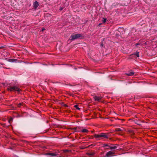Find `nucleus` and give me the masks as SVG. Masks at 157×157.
Segmentation results:
<instances>
[{"label":"nucleus","instance_id":"nucleus-26","mask_svg":"<svg viewBox=\"0 0 157 157\" xmlns=\"http://www.w3.org/2000/svg\"><path fill=\"white\" fill-rule=\"evenodd\" d=\"M64 105L65 107H67V105H66V104H64Z\"/></svg>","mask_w":157,"mask_h":157},{"label":"nucleus","instance_id":"nucleus-14","mask_svg":"<svg viewBox=\"0 0 157 157\" xmlns=\"http://www.w3.org/2000/svg\"><path fill=\"white\" fill-rule=\"evenodd\" d=\"M82 132H88V130L84 128L82 129Z\"/></svg>","mask_w":157,"mask_h":157},{"label":"nucleus","instance_id":"nucleus-4","mask_svg":"<svg viewBox=\"0 0 157 157\" xmlns=\"http://www.w3.org/2000/svg\"><path fill=\"white\" fill-rule=\"evenodd\" d=\"M115 154V153L113 152L112 151H110L108 152H107L106 155H105V157H110L111 156H113L114 154Z\"/></svg>","mask_w":157,"mask_h":157},{"label":"nucleus","instance_id":"nucleus-29","mask_svg":"<svg viewBox=\"0 0 157 157\" xmlns=\"http://www.w3.org/2000/svg\"><path fill=\"white\" fill-rule=\"evenodd\" d=\"M59 157H61V156H60Z\"/></svg>","mask_w":157,"mask_h":157},{"label":"nucleus","instance_id":"nucleus-18","mask_svg":"<svg viewBox=\"0 0 157 157\" xmlns=\"http://www.w3.org/2000/svg\"><path fill=\"white\" fill-rule=\"evenodd\" d=\"M6 46H0V49H2L5 48Z\"/></svg>","mask_w":157,"mask_h":157},{"label":"nucleus","instance_id":"nucleus-10","mask_svg":"<svg viewBox=\"0 0 157 157\" xmlns=\"http://www.w3.org/2000/svg\"><path fill=\"white\" fill-rule=\"evenodd\" d=\"M71 150H69L67 149H65V150H63V152L65 153L64 155H66V154L67 152H71Z\"/></svg>","mask_w":157,"mask_h":157},{"label":"nucleus","instance_id":"nucleus-23","mask_svg":"<svg viewBox=\"0 0 157 157\" xmlns=\"http://www.w3.org/2000/svg\"><path fill=\"white\" fill-rule=\"evenodd\" d=\"M135 45H136V46H138V45H140V44L138 43H136V44H135Z\"/></svg>","mask_w":157,"mask_h":157},{"label":"nucleus","instance_id":"nucleus-8","mask_svg":"<svg viewBox=\"0 0 157 157\" xmlns=\"http://www.w3.org/2000/svg\"><path fill=\"white\" fill-rule=\"evenodd\" d=\"M17 60L16 59H10L8 60V61L10 62H16Z\"/></svg>","mask_w":157,"mask_h":157},{"label":"nucleus","instance_id":"nucleus-25","mask_svg":"<svg viewBox=\"0 0 157 157\" xmlns=\"http://www.w3.org/2000/svg\"><path fill=\"white\" fill-rule=\"evenodd\" d=\"M45 30V29L43 28V29H42V30H41V31H42V32H43V31H44V30Z\"/></svg>","mask_w":157,"mask_h":157},{"label":"nucleus","instance_id":"nucleus-24","mask_svg":"<svg viewBox=\"0 0 157 157\" xmlns=\"http://www.w3.org/2000/svg\"><path fill=\"white\" fill-rule=\"evenodd\" d=\"M12 119H12V118H11V119L9 120V122H10H10L11 121H12Z\"/></svg>","mask_w":157,"mask_h":157},{"label":"nucleus","instance_id":"nucleus-6","mask_svg":"<svg viewBox=\"0 0 157 157\" xmlns=\"http://www.w3.org/2000/svg\"><path fill=\"white\" fill-rule=\"evenodd\" d=\"M45 155H50L52 157H53L57 155V154L56 153H47L45 154Z\"/></svg>","mask_w":157,"mask_h":157},{"label":"nucleus","instance_id":"nucleus-16","mask_svg":"<svg viewBox=\"0 0 157 157\" xmlns=\"http://www.w3.org/2000/svg\"><path fill=\"white\" fill-rule=\"evenodd\" d=\"M74 107L78 110H80V109L78 107V105H75Z\"/></svg>","mask_w":157,"mask_h":157},{"label":"nucleus","instance_id":"nucleus-11","mask_svg":"<svg viewBox=\"0 0 157 157\" xmlns=\"http://www.w3.org/2000/svg\"><path fill=\"white\" fill-rule=\"evenodd\" d=\"M115 131L116 132H122L123 131V129L120 128H117Z\"/></svg>","mask_w":157,"mask_h":157},{"label":"nucleus","instance_id":"nucleus-27","mask_svg":"<svg viewBox=\"0 0 157 157\" xmlns=\"http://www.w3.org/2000/svg\"><path fill=\"white\" fill-rule=\"evenodd\" d=\"M102 24L101 23H100L99 24V25L100 26V25H101Z\"/></svg>","mask_w":157,"mask_h":157},{"label":"nucleus","instance_id":"nucleus-3","mask_svg":"<svg viewBox=\"0 0 157 157\" xmlns=\"http://www.w3.org/2000/svg\"><path fill=\"white\" fill-rule=\"evenodd\" d=\"M94 137L95 138H98L99 137H103L104 138H108L109 137V134L105 133H101L98 134L94 135Z\"/></svg>","mask_w":157,"mask_h":157},{"label":"nucleus","instance_id":"nucleus-13","mask_svg":"<svg viewBox=\"0 0 157 157\" xmlns=\"http://www.w3.org/2000/svg\"><path fill=\"white\" fill-rule=\"evenodd\" d=\"M110 147V149L111 150L116 149H117V147L116 146H113V147H111L110 146V147Z\"/></svg>","mask_w":157,"mask_h":157},{"label":"nucleus","instance_id":"nucleus-15","mask_svg":"<svg viewBox=\"0 0 157 157\" xmlns=\"http://www.w3.org/2000/svg\"><path fill=\"white\" fill-rule=\"evenodd\" d=\"M102 21L103 23H105L106 21V18H103Z\"/></svg>","mask_w":157,"mask_h":157},{"label":"nucleus","instance_id":"nucleus-20","mask_svg":"<svg viewBox=\"0 0 157 157\" xmlns=\"http://www.w3.org/2000/svg\"><path fill=\"white\" fill-rule=\"evenodd\" d=\"M21 105H22V103H19V104L17 106H18V107H20V106H21Z\"/></svg>","mask_w":157,"mask_h":157},{"label":"nucleus","instance_id":"nucleus-21","mask_svg":"<svg viewBox=\"0 0 157 157\" xmlns=\"http://www.w3.org/2000/svg\"><path fill=\"white\" fill-rule=\"evenodd\" d=\"M100 46L101 47H103L104 46L103 44V43L102 42H101V43Z\"/></svg>","mask_w":157,"mask_h":157},{"label":"nucleus","instance_id":"nucleus-17","mask_svg":"<svg viewBox=\"0 0 157 157\" xmlns=\"http://www.w3.org/2000/svg\"><path fill=\"white\" fill-rule=\"evenodd\" d=\"M110 147V146H109V145H108V144H104L103 146V147Z\"/></svg>","mask_w":157,"mask_h":157},{"label":"nucleus","instance_id":"nucleus-9","mask_svg":"<svg viewBox=\"0 0 157 157\" xmlns=\"http://www.w3.org/2000/svg\"><path fill=\"white\" fill-rule=\"evenodd\" d=\"M134 73L132 71L131 72H128L127 73H126V74L127 75L132 76L134 75Z\"/></svg>","mask_w":157,"mask_h":157},{"label":"nucleus","instance_id":"nucleus-5","mask_svg":"<svg viewBox=\"0 0 157 157\" xmlns=\"http://www.w3.org/2000/svg\"><path fill=\"white\" fill-rule=\"evenodd\" d=\"M39 5V4L38 2L36 1H35L34 2L33 5L34 8L36 9L38 6Z\"/></svg>","mask_w":157,"mask_h":157},{"label":"nucleus","instance_id":"nucleus-22","mask_svg":"<svg viewBox=\"0 0 157 157\" xmlns=\"http://www.w3.org/2000/svg\"><path fill=\"white\" fill-rule=\"evenodd\" d=\"M63 7H60L59 9V11H61L63 9Z\"/></svg>","mask_w":157,"mask_h":157},{"label":"nucleus","instance_id":"nucleus-12","mask_svg":"<svg viewBox=\"0 0 157 157\" xmlns=\"http://www.w3.org/2000/svg\"><path fill=\"white\" fill-rule=\"evenodd\" d=\"M133 55H135L137 57H139V53L138 52H136L133 53Z\"/></svg>","mask_w":157,"mask_h":157},{"label":"nucleus","instance_id":"nucleus-28","mask_svg":"<svg viewBox=\"0 0 157 157\" xmlns=\"http://www.w3.org/2000/svg\"><path fill=\"white\" fill-rule=\"evenodd\" d=\"M76 128H74V129L75 130V129H76Z\"/></svg>","mask_w":157,"mask_h":157},{"label":"nucleus","instance_id":"nucleus-1","mask_svg":"<svg viewBox=\"0 0 157 157\" xmlns=\"http://www.w3.org/2000/svg\"><path fill=\"white\" fill-rule=\"evenodd\" d=\"M84 36L82 34H73L70 37V39L73 41L74 40L78 39V38H82Z\"/></svg>","mask_w":157,"mask_h":157},{"label":"nucleus","instance_id":"nucleus-7","mask_svg":"<svg viewBox=\"0 0 157 157\" xmlns=\"http://www.w3.org/2000/svg\"><path fill=\"white\" fill-rule=\"evenodd\" d=\"M94 98L95 100L98 101H100L101 98V97L95 96H94Z\"/></svg>","mask_w":157,"mask_h":157},{"label":"nucleus","instance_id":"nucleus-19","mask_svg":"<svg viewBox=\"0 0 157 157\" xmlns=\"http://www.w3.org/2000/svg\"><path fill=\"white\" fill-rule=\"evenodd\" d=\"M94 153H93V152H92L91 153H90L89 154V155H94Z\"/></svg>","mask_w":157,"mask_h":157},{"label":"nucleus","instance_id":"nucleus-2","mask_svg":"<svg viewBox=\"0 0 157 157\" xmlns=\"http://www.w3.org/2000/svg\"><path fill=\"white\" fill-rule=\"evenodd\" d=\"M8 87H9L7 88V90L10 91H16L18 92H20V91H21V90H20L17 86H9Z\"/></svg>","mask_w":157,"mask_h":157}]
</instances>
